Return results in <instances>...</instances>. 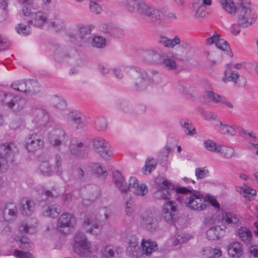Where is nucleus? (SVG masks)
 <instances>
[{"label":"nucleus","mask_w":258,"mask_h":258,"mask_svg":"<svg viewBox=\"0 0 258 258\" xmlns=\"http://www.w3.org/2000/svg\"><path fill=\"white\" fill-rule=\"evenodd\" d=\"M225 234V230L219 226H215L209 228L206 232L207 238L208 240H217Z\"/></svg>","instance_id":"nucleus-29"},{"label":"nucleus","mask_w":258,"mask_h":258,"mask_svg":"<svg viewBox=\"0 0 258 258\" xmlns=\"http://www.w3.org/2000/svg\"><path fill=\"white\" fill-rule=\"evenodd\" d=\"M13 254L17 258H32V255L29 252H24L18 249L14 250Z\"/></svg>","instance_id":"nucleus-62"},{"label":"nucleus","mask_w":258,"mask_h":258,"mask_svg":"<svg viewBox=\"0 0 258 258\" xmlns=\"http://www.w3.org/2000/svg\"><path fill=\"white\" fill-rule=\"evenodd\" d=\"M180 60V57L176 53L168 54L163 60V66L168 70L176 69L177 61Z\"/></svg>","instance_id":"nucleus-23"},{"label":"nucleus","mask_w":258,"mask_h":258,"mask_svg":"<svg viewBox=\"0 0 258 258\" xmlns=\"http://www.w3.org/2000/svg\"><path fill=\"white\" fill-rule=\"evenodd\" d=\"M238 236L241 240L246 243L250 242L252 236L251 232L246 227H241L238 231Z\"/></svg>","instance_id":"nucleus-43"},{"label":"nucleus","mask_w":258,"mask_h":258,"mask_svg":"<svg viewBox=\"0 0 258 258\" xmlns=\"http://www.w3.org/2000/svg\"><path fill=\"white\" fill-rule=\"evenodd\" d=\"M116 248L112 245H106L101 249V253L105 258H116L115 254Z\"/></svg>","instance_id":"nucleus-48"},{"label":"nucleus","mask_w":258,"mask_h":258,"mask_svg":"<svg viewBox=\"0 0 258 258\" xmlns=\"http://www.w3.org/2000/svg\"><path fill=\"white\" fill-rule=\"evenodd\" d=\"M15 29L19 35L24 36L29 35L31 32L30 26L22 23L18 24L15 27Z\"/></svg>","instance_id":"nucleus-47"},{"label":"nucleus","mask_w":258,"mask_h":258,"mask_svg":"<svg viewBox=\"0 0 258 258\" xmlns=\"http://www.w3.org/2000/svg\"><path fill=\"white\" fill-rule=\"evenodd\" d=\"M89 168L94 174L98 176H101L106 177L108 173L106 169L98 163H91L89 164Z\"/></svg>","instance_id":"nucleus-33"},{"label":"nucleus","mask_w":258,"mask_h":258,"mask_svg":"<svg viewBox=\"0 0 258 258\" xmlns=\"http://www.w3.org/2000/svg\"><path fill=\"white\" fill-rule=\"evenodd\" d=\"M240 136L244 137L248 140L251 145H258V139L253 132H249L244 128H239Z\"/></svg>","instance_id":"nucleus-36"},{"label":"nucleus","mask_w":258,"mask_h":258,"mask_svg":"<svg viewBox=\"0 0 258 258\" xmlns=\"http://www.w3.org/2000/svg\"><path fill=\"white\" fill-rule=\"evenodd\" d=\"M174 202L168 201L163 206L161 218L167 224H173L176 219L177 208Z\"/></svg>","instance_id":"nucleus-15"},{"label":"nucleus","mask_w":258,"mask_h":258,"mask_svg":"<svg viewBox=\"0 0 258 258\" xmlns=\"http://www.w3.org/2000/svg\"><path fill=\"white\" fill-rule=\"evenodd\" d=\"M223 218L228 224L236 225L239 222L238 218L232 213L225 212L223 214Z\"/></svg>","instance_id":"nucleus-51"},{"label":"nucleus","mask_w":258,"mask_h":258,"mask_svg":"<svg viewBox=\"0 0 258 258\" xmlns=\"http://www.w3.org/2000/svg\"><path fill=\"white\" fill-rule=\"evenodd\" d=\"M39 169L44 175L49 176L52 173L51 168L47 162H42L40 165Z\"/></svg>","instance_id":"nucleus-58"},{"label":"nucleus","mask_w":258,"mask_h":258,"mask_svg":"<svg viewBox=\"0 0 258 258\" xmlns=\"http://www.w3.org/2000/svg\"><path fill=\"white\" fill-rule=\"evenodd\" d=\"M33 122L38 127L45 125L49 120V115L44 109H35L32 111Z\"/></svg>","instance_id":"nucleus-18"},{"label":"nucleus","mask_w":258,"mask_h":258,"mask_svg":"<svg viewBox=\"0 0 258 258\" xmlns=\"http://www.w3.org/2000/svg\"><path fill=\"white\" fill-rule=\"evenodd\" d=\"M157 165V162L153 158H148L145 162L144 167L145 171H148L150 173L152 170L155 169Z\"/></svg>","instance_id":"nucleus-56"},{"label":"nucleus","mask_w":258,"mask_h":258,"mask_svg":"<svg viewBox=\"0 0 258 258\" xmlns=\"http://www.w3.org/2000/svg\"><path fill=\"white\" fill-rule=\"evenodd\" d=\"M206 43L207 45L214 44L218 49L227 51V54L229 56L232 57L233 55L232 52L231 51H228L230 47L227 42L221 38L220 36L217 33H214L212 36L207 38Z\"/></svg>","instance_id":"nucleus-17"},{"label":"nucleus","mask_w":258,"mask_h":258,"mask_svg":"<svg viewBox=\"0 0 258 258\" xmlns=\"http://www.w3.org/2000/svg\"><path fill=\"white\" fill-rule=\"evenodd\" d=\"M59 193L52 187L50 190H45L42 194L40 204L42 207L43 214L46 217L56 218L58 217L60 209L57 204L51 205V202L56 199Z\"/></svg>","instance_id":"nucleus-3"},{"label":"nucleus","mask_w":258,"mask_h":258,"mask_svg":"<svg viewBox=\"0 0 258 258\" xmlns=\"http://www.w3.org/2000/svg\"><path fill=\"white\" fill-rule=\"evenodd\" d=\"M94 127L99 132H104L107 128V122L104 117L97 118L94 121Z\"/></svg>","instance_id":"nucleus-46"},{"label":"nucleus","mask_w":258,"mask_h":258,"mask_svg":"<svg viewBox=\"0 0 258 258\" xmlns=\"http://www.w3.org/2000/svg\"><path fill=\"white\" fill-rule=\"evenodd\" d=\"M237 5V21L239 25L243 27H247L253 24L257 15L251 8L250 0H238Z\"/></svg>","instance_id":"nucleus-4"},{"label":"nucleus","mask_w":258,"mask_h":258,"mask_svg":"<svg viewBox=\"0 0 258 258\" xmlns=\"http://www.w3.org/2000/svg\"><path fill=\"white\" fill-rule=\"evenodd\" d=\"M3 147H4V153L0 154V172H4L7 170L8 161H13L14 153L18 151L17 146Z\"/></svg>","instance_id":"nucleus-16"},{"label":"nucleus","mask_w":258,"mask_h":258,"mask_svg":"<svg viewBox=\"0 0 258 258\" xmlns=\"http://www.w3.org/2000/svg\"><path fill=\"white\" fill-rule=\"evenodd\" d=\"M189 238L184 233H176L174 237L173 243L175 246L186 242Z\"/></svg>","instance_id":"nucleus-55"},{"label":"nucleus","mask_w":258,"mask_h":258,"mask_svg":"<svg viewBox=\"0 0 258 258\" xmlns=\"http://www.w3.org/2000/svg\"><path fill=\"white\" fill-rule=\"evenodd\" d=\"M89 8L92 13L99 15L102 12V6L98 3V2L90 1L89 5Z\"/></svg>","instance_id":"nucleus-53"},{"label":"nucleus","mask_w":258,"mask_h":258,"mask_svg":"<svg viewBox=\"0 0 258 258\" xmlns=\"http://www.w3.org/2000/svg\"><path fill=\"white\" fill-rule=\"evenodd\" d=\"M9 0H0V19H7L9 15L8 6Z\"/></svg>","instance_id":"nucleus-45"},{"label":"nucleus","mask_w":258,"mask_h":258,"mask_svg":"<svg viewBox=\"0 0 258 258\" xmlns=\"http://www.w3.org/2000/svg\"><path fill=\"white\" fill-rule=\"evenodd\" d=\"M116 107L124 112H130L132 110V104L126 99H119L116 102Z\"/></svg>","instance_id":"nucleus-41"},{"label":"nucleus","mask_w":258,"mask_h":258,"mask_svg":"<svg viewBox=\"0 0 258 258\" xmlns=\"http://www.w3.org/2000/svg\"><path fill=\"white\" fill-rule=\"evenodd\" d=\"M94 150L104 159H109L112 154L109 146H94Z\"/></svg>","instance_id":"nucleus-37"},{"label":"nucleus","mask_w":258,"mask_h":258,"mask_svg":"<svg viewBox=\"0 0 258 258\" xmlns=\"http://www.w3.org/2000/svg\"><path fill=\"white\" fill-rule=\"evenodd\" d=\"M17 214V208L16 204L9 202L6 204L3 211L4 219L10 221L15 218Z\"/></svg>","instance_id":"nucleus-26"},{"label":"nucleus","mask_w":258,"mask_h":258,"mask_svg":"<svg viewBox=\"0 0 258 258\" xmlns=\"http://www.w3.org/2000/svg\"><path fill=\"white\" fill-rule=\"evenodd\" d=\"M94 27L92 25H79L77 27L75 34L71 33L70 37L71 41L79 46H85L91 40V34Z\"/></svg>","instance_id":"nucleus-6"},{"label":"nucleus","mask_w":258,"mask_h":258,"mask_svg":"<svg viewBox=\"0 0 258 258\" xmlns=\"http://www.w3.org/2000/svg\"><path fill=\"white\" fill-rule=\"evenodd\" d=\"M114 182L117 188L122 193H126L130 189L126 182L125 181L124 177L118 171H116L113 173Z\"/></svg>","instance_id":"nucleus-24"},{"label":"nucleus","mask_w":258,"mask_h":258,"mask_svg":"<svg viewBox=\"0 0 258 258\" xmlns=\"http://www.w3.org/2000/svg\"><path fill=\"white\" fill-rule=\"evenodd\" d=\"M83 226L86 231L91 233L95 234L97 232L96 230H99V225L94 223L93 221L88 217H85L83 223Z\"/></svg>","instance_id":"nucleus-35"},{"label":"nucleus","mask_w":258,"mask_h":258,"mask_svg":"<svg viewBox=\"0 0 258 258\" xmlns=\"http://www.w3.org/2000/svg\"><path fill=\"white\" fill-rule=\"evenodd\" d=\"M55 165L54 167V170L55 173L57 175H61L62 173V168L61 166V158L58 154H56L55 156Z\"/></svg>","instance_id":"nucleus-57"},{"label":"nucleus","mask_w":258,"mask_h":258,"mask_svg":"<svg viewBox=\"0 0 258 258\" xmlns=\"http://www.w3.org/2000/svg\"><path fill=\"white\" fill-rule=\"evenodd\" d=\"M25 145H40L43 144L42 137L37 134L30 135L25 139Z\"/></svg>","instance_id":"nucleus-39"},{"label":"nucleus","mask_w":258,"mask_h":258,"mask_svg":"<svg viewBox=\"0 0 258 258\" xmlns=\"http://www.w3.org/2000/svg\"><path fill=\"white\" fill-rule=\"evenodd\" d=\"M10 46V43L7 38L0 35V50L7 49Z\"/></svg>","instance_id":"nucleus-63"},{"label":"nucleus","mask_w":258,"mask_h":258,"mask_svg":"<svg viewBox=\"0 0 258 258\" xmlns=\"http://www.w3.org/2000/svg\"><path fill=\"white\" fill-rule=\"evenodd\" d=\"M50 102L52 105L59 110H62L67 106L65 100L61 97L53 96L50 98Z\"/></svg>","instance_id":"nucleus-44"},{"label":"nucleus","mask_w":258,"mask_h":258,"mask_svg":"<svg viewBox=\"0 0 258 258\" xmlns=\"http://www.w3.org/2000/svg\"><path fill=\"white\" fill-rule=\"evenodd\" d=\"M49 19L47 14L41 11H38L32 15L28 23L37 27H42L45 24L48 25Z\"/></svg>","instance_id":"nucleus-20"},{"label":"nucleus","mask_w":258,"mask_h":258,"mask_svg":"<svg viewBox=\"0 0 258 258\" xmlns=\"http://www.w3.org/2000/svg\"><path fill=\"white\" fill-rule=\"evenodd\" d=\"M90 144L92 145H107L110 143L107 138L102 136H95L89 139Z\"/></svg>","instance_id":"nucleus-49"},{"label":"nucleus","mask_w":258,"mask_h":258,"mask_svg":"<svg viewBox=\"0 0 258 258\" xmlns=\"http://www.w3.org/2000/svg\"><path fill=\"white\" fill-rule=\"evenodd\" d=\"M239 192L241 194H243V196L246 198H248L249 201H251V199L249 195L254 196L256 195V191L255 189L247 186H245V187H241Z\"/></svg>","instance_id":"nucleus-54"},{"label":"nucleus","mask_w":258,"mask_h":258,"mask_svg":"<svg viewBox=\"0 0 258 258\" xmlns=\"http://www.w3.org/2000/svg\"><path fill=\"white\" fill-rule=\"evenodd\" d=\"M75 253L83 256H88L91 252V245L86 236L81 232H78L75 236L73 245Z\"/></svg>","instance_id":"nucleus-7"},{"label":"nucleus","mask_w":258,"mask_h":258,"mask_svg":"<svg viewBox=\"0 0 258 258\" xmlns=\"http://www.w3.org/2000/svg\"><path fill=\"white\" fill-rule=\"evenodd\" d=\"M184 200L187 207L195 210H204L207 204H209L208 200L199 193L192 194L189 197H186Z\"/></svg>","instance_id":"nucleus-14"},{"label":"nucleus","mask_w":258,"mask_h":258,"mask_svg":"<svg viewBox=\"0 0 258 258\" xmlns=\"http://www.w3.org/2000/svg\"><path fill=\"white\" fill-rule=\"evenodd\" d=\"M76 225V218L68 213H65L58 218L57 223V230L64 234L71 233Z\"/></svg>","instance_id":"nucleus-9"},{"label":"nucleus","mask_w":258,"mask_h":258,"mask_svg":"<svg viewBox=\"0 0 258 258\" xmlns=\"http://www.w3.org/2000/svg\"><path fill=\"white\" fill-rule=\"evenodd\" d=\"M31 229L34 230L32 226H30L28 224L25 222H22L19 225V230L22 233H31Z\"/></svg>","instance_id":"nucleus-61"},{"label":"nucleus","mask_w":258,"mask_h":258,"mask_svg":"<svg viewBox=\"0 0 258 258\" xmlns=\"http://www.w3.org/2000/svg\"><path fill=\"white\" fill-rule=\"evenodd\" d=\"M229 255L234 258H238L242 253V245L238 242H233L228 247Z\"/></svg>","instance_id":"nucleus-30"},{"label":"nucleus","mask_w":258,"mask_h":258,"mask_svg":"<svg viewBox=\"0 0 258 258\" xmlns=\"http://www.w3.org/2000/svg\"><path fill=\"white\" fill-rule=\"evenodd\" d=\"M230 69L225 71L224 76L222 78V81L224 83L231 81L235 84H237V79L239 77V74L238 73L232 71Z\"/></svg>","instance_id":"nucleus-38"},{"label":"nucleus","mask_w":258,"mask_h":258,"mask_svg":"<svg viewBox=\"0 0 258 258\" xmlns=\"http://www.w3.org/2000/svg\"><path fill=\"white\" fill-rule=\"evenodd\" d=\"M69 149L72 154L77 156H85L88 152L87 146H70Z\"/></svg>","instance_id":"nucleus-42"},{"label":"nucleus","mask_w":258,"mask_h":258,"mask_svg":"<svg viewBox=\"0 0 258 258\" xmlns=\"http://www.w3.org/2000/svg\"><path fill=\"white\" fill-rule=\"evenodd\" d=\"M179 124L183 132L188 136H194L197 134L195 126L187 119H182L179 121Z\"/></svg>","instance_id":"nucleus-27"},{"label":"nucleus","mask_w":258,"mask_h":258,"mask_svg":"<svg viewBox=\"0 0 258 258\" xmlns=\"http://www.w3.org/2000/svg\"><path fill=\"white\" fill-rule=\"evenodd\" d=\"M209 173L208 170L206 169L205 167L201 168H197L196 169L195 175L198 179L205 178Z\"/></svg>","instance_id":"nucleus-60"},{"label":"nucleus","mask_w":258,"mask_h":258,"mask_svg":"<svg viewBox=\"0 0 258 258\" xmlns=\"http://www.w3.org/2000/svg\"><path fill=\"white\" fill-rule=\"evenodd\" d=\"M12 88L18 92L27 94H33L39 91V84L35 80L18 81L12 84Z\"/></svg>","instance_id":"nucleus-10"},{"label":"nucleus","mask_w":258,"mask_h":258,"mask_svg":"<svg viewBox=\"0 0 258 258\" xmlns=\"http://www.w3.org/2000/svg\"><path fill=\"white\" fill-rule=\"evenodd\" d=\"M141 226L149 231L154 232L159 227V218L155 210H147L141 216Z\"/></svg>","instance_id":"nucleus-8"},{"label":"nucleus","mask_w":258,"mask_h":258,"mask_svg":"<svg viewBox=\"0 0 258 258\" xmlns=\"http://www.w3.org/2000/svg\"><path fill=\"white\" fill-rule=\"evenodd\" d=\"M82 116V114L80 112L75 110L70 112L67 115V119L68 121H73L75 122L77 121Z\"/></svg>","instance_id":"nucleus-59"},{"label":"nucleus","mask_w":258,"mask_h":258,"mask_svg":"<svg viewBox=\"0 0 258 258\" xmlns=\"http://www.w3.org/2000/svg\"><path fill=\"white\" fill-rule=\"evenodd\" d=\"M33 4L34 2H31L23 4V6L22 8V12L24 16L29 17L30 19L32 18V15L35 13L33 11Z\"/></svg>","instance_id":"nucleus-50"},{"label":"nucleus","mask_w":258,"mask_h":258,"mask_svg":"<svg viewBox=\"0 0 258 258\" xmlns=\"http://www.w3.org/2000/svg\"><path fill=\"white\" fill-rule=\"evenodd\" d=\"M128 186L130 188H133L134 189V192L137 195L144 196L148 192L146 185L143 183L139 184L138 179L134 177L130 178Z\"/></svg>","instance_id":"nucleus-22"},{"label":"nucleus","mask_w":258,"mask_h":258,"mask_svg":"<svg viewBox=\"0 0 258 258\" xmlns=\"http://www.w3.org/2000/svg\"><path fill=\"white\" fill-rule=\"evenodd\" d=\"M133 70L137 74L134 80L135 87L137 90H144L150 85L159 82L160 75L155 70L151 71L150 74L138 67L134 68Z\"/></svg>","instance_id":"nucleus-5"},{"label":"nucleus","mask_w":258,"mask_h":258,"mask_svg":"<svg viewBox=\"0 0 258 258\" xmlns=\"http://www.w3.org/2000/svg\"><path fill=\"white\" fill-rule=\"evenodd\" d=\"M158 41L164 46L172 48L179 45L181 42L180 38L177 36H175L172 39H169L166 37L160 36L159 38Z\"/></svg>","instance_id":"nucleus-31"},{"label":"nucleus","mask_w":258,"mask_h":258,"mask_svg":"<svg viewBox=\"0 0 258 258\" xmlns=\"http://www.w3.org/2000/svg\"><path fill=\"white\" fill-rule=\"evenodd\" d=\"M90 42L92 46L97 48H103L106 45L105 38L99 35L94 36L91 38Z\"/></svg>","instance_id":"nucleus-40"},{"label":"nucleus","mask_w":258,"mask_h":258,"mask_svg":"<svg viewBox=\"0 0 258 258\" xmlns=\"http://www.w3.org/2000/svg\"><path fill=\"white\" fill-rule=\"evenodd\" d=\"M121 2L128 13L147 17L156 25L163 23L164 14L161 10L155 8L145 0H121Z\"/></svg>","instance_id":"nucleus-1"},{"label":"nucleus","mask_w":258,"mask_h":258,"mask_svg":"<svg viewBox=\"0 0 258 258\" xmlns=\"http://www.w3.org/2000/svg\"><path fill=\"white\" fill-rule=\"evenodd\" d=\"M48 26L55 32H62L67 30V23L61 13L55 10L52 13V16L49 19Z\"/></svg>","instance_id":"nucleus-12"},{"label":"nucleus","mask_w":258,"mask_h":258,"mask_svg":"<svg viewBox=\"0 0 258 258\" xmlns=\"http://www.w3.org/2000/svg\"><path fill=\"white\" fill-rule=\"evenodd\" d=\"M222 9L227 13L233 15L237 11V7L232 0H218Z\"/></svg>","instance_id":"nucleus-34"},{"label":"nucleus","mask_w":258,"mask_h":258,"mask_svg":"<svg viewBox=\"0 0 258 258\" xmlns=\"http://www.w3.org/2000/svg\"><path fill=\"white\" fill-rule=\"evenodd\" d=\"M0 96L3 97V104L15 111L21 110L24 106V101L18 96L5 91L0 92Z\"/></svg>","instance_id":"nucleus-11"},{"label":"nucleus","mask_w":258,"mask_h":258,"mask_svg":"<svg viewBox=\"0 0 258 258\" xmlns=\"http://www.w3.org/2000/svg\"><path fill=\"white\" fill-rule=\"evenodd\" d=\"M20 211L24 216L30 215L34 210V203L27 199H22L20 201Z\"/></svg>","instance_id":"nucleus-28"},{"label":"nucleus","mask_w":258,"mask_h":258,"mask_svg":"<svg viewBox=\"0 0 258 258\" xmlns=\"http://www.w3.org/2000/svg\"><path fill=\"white\" fill-rule=\"evenodd\" d=\"M215 127L217 131L221 134L230 136H235L237 131L239 132V128H242L234 124L228 125L219 120L216 121Z\"/></svg>","instance_id":"nucleus-21"},{"label":"nucleus","mask_w":258,"mask_h":258,"mask_svg":"<svg viewBox=\"0 0 258 258\" xmlns=\"http://www.w3.org/2000/svg\"><path fill=\"white\" fill-rule=\"evenodd\" d=\"M143 251L147 255H150L153 251L158 248L157 244L150 240H145L143 239L141 243Z\"/></svg>","instance_id":"nucleus-32"},{"label":"nucleus","mask_w":258,"mask_h":258,"mask_svg":"<svg viewBox=\"0 0 258 258\" xmlns=\"http://www.w3.org/2000/svg\"><path fill=\"white\" fill-rule=\"evenodd\" d=\"M47 139L52 145H67L69 141V136L64 130L54 128L49 132Z\"/></svg>","instance_id":"nucleus-13"},{"label":"nucleus","mask_w":258,"mask_h":258,"mask_svg":"<svg viewBox=\"0 0 258 258\" xmlns=\"http://www.w3.org/2000/svg\"><path fill=\"white\" fill-rule=\"evenodd\" d=\"M219 154L227 158H230L234 154V150L231 146H220Z\"/></svg>","instance_id":"nucleus-52"},{"label":"nucleus","mask_w":258,"mask_h":258,"mask_svg":"<svg viewBox=\"0 0 258 258\" xmlns=\"http://www.w3.org/2000/svg\"><path fill=\"white\" fill-rule=\"evenodd\" d=\"M204 252H212V254L210 256H212L213 258H218L221 255V251L219 249L214 248L212 249L211 247H207L205 249H204Z\"/></svg>","instance_id":"nucleus-64"},{"label":"nucleus","mask_w":258,"mask_h":258,"mask_svg":"<svg viewBox=\"0 0 258 258\" xmlns=\"http://www.w3.org/2000/svg\"><path fill=\"white\" fill-rule=\"evenodd\" d=\"M100 30L106 34H108L114 37H120L123 33V30L116 24L109 23H102L100 26Z\"/></svg>","instance_id":"nucleus-19"},{"label":"nucleus","mask_w":258,"mask_h":258,"mask_svg":"<svg viewBox=\"0 0 258 258\" xmlns=\"http://www.w3.org/2000/svg\"><path fill=\"white\" fill-rule=\"evenodd\" d=\"M156 185L160 189L157 191L155 197L159 199L169 200L172 195L175 194H184L191 192L192 189L185 187H175L174 185L164 177L158 176L155 179Z\"/></svg>","instance_id":"nucleus-2"},{"label":"nucleus","mask_w":258,"mask_h":258,"mask_svg":"<svg viewBox=\"0 0 258 258\" xmlns=\"http://www.w3.org/2000/svg\"><path fill=\"white\" fill-rule=\"evenodd\" d=\"M206 97L210 101L217 103H223L225 104L228 107L232 108L233 106L232 104L229 102L227 98L223 96H220L217 93L211 91H207L206 92Z\"/></svg>","instance_id":"nucleus-25"}]
</instances>
